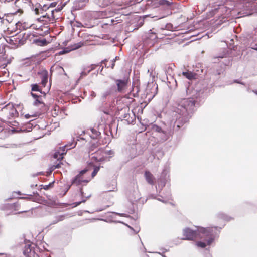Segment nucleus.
<instances>
[{
    "label": "nucleus",
    "mask_w": 257,
    "mask_h": 257,
    "mask_svg": "<svg viewBox=\"0 0 257 257\" xmlns=\"http://www.w3.org/2000/svg\"><path fill=\"white\" fill-rule=\"evenodd\" d=\"M93 147V146H92L91 147V149H90L91 151H93V149H92Z\"/></svg>",
    "instance_id": "nucleus-34"
},
{
    "label": "nucleus",
    "mask_w": 257,
    "mask_h": 257,
    "mask_svg": "<svg viewBox=\"0 0 257 257\" xmlns=\"http://www.w3.org/2000/svg\"><path fill=\"white\" fill-rule=\"evenodd\" d=\"M42 96L38 97L34 102V104L39 107L42 112H45L47 110V107L42 100Z\"/></svg>",
    "instance_id": "nucleus-13"
},
{
    "label": "nucleus",
    "mask_w": 257,
    "mask_h": 257,
    "mask_svg": "<svg viewBox=\"0 0 257 257\" xmlns=\"http://www.w3.org/2000/svg\"><path fill=\"white\" fill-rule=\"evenodd\" d=\"M18 115V113L13 104L9 103L3 107L0 106V116L4 120L10 119Z\"/></svg>",
    "instance_id": "nucleus-3"
},
{
    "label": "nucleus",
    "mask_w": 257,
    "mask_h": 257,
    "mask_svg": "<svg viewBox=\"0 0 257 257\" xmlns=\"http://www.w3.org/2000/svg\"><path fill=\"white\" fill-rule=\"evenodd\" d=\"M32 91H41L39 87L37 84H34L32 86Z\"/></svg>",
    "instance_id": "nucleus-22"
},
{
    "label": "nucleus",
    "mask_w": 257,
    "mask_h": 257,
    "mask_svg": "<svg viewBox=\"0 0 257 257\" xmlns=\"http://www.w3.org/2000/svg\"><path fill=\"white\" fill-rule=\"evenodd\" d=\"M256 94H257V93H256Z\"/></svg>",
    "instance_id": "nucleus-40"
},
{
    "label": "nucleus",
    "mask_w": 257,
    "mask_h": 257,
    "mask_svg": "<svg viewBox=\"0 0 257 257\" xmlns=\"http://www.w3.org/2000/svg\"><path fill=\"white\" fill-rule=\"evenodd\" d=\"M31 0H16L13 7L14 11L12 13L16 15L22 14L31 6Z\"/></svg>",
    "instance_id": "nucleus-4"
},
{
    "label": "nucleus",
    "mask_w": 257,
    "mask_h": 257,
    "mask_svg": "<svg viewBox=\"0 0 257 257\" xmlns=\"http://www.w3.org/2000/svg\"><path fill=\"white\" fill-rule=\"evenodd\" d=\"M27 211H28L27 210H23V211L19 212V213H21L23 212H27Z\"/></svg>",
    "instance_id": "nucleus-32"
},
{
    "label": "nucleus",
    "mask_w": 257,
    "mask_h": 257,
    "mask_svg": "<svg viewBox=\"0 0 257 257\" xmlns=\"http://www.w3.org/2000/svg\"><path fill=\"white\" fill-rule=\"evenodd\" d=\"M106 62H107V60L106 59H105L103 61H102L101 63L105 65V67L109 68L110 66L107 65V64L106 63Z\"/></svg>",
    "instance_id": "nucleus-28"
},
{
    "label": "nucleus",
    "mask_w": 257,
    "mask_h": 257,
    "mask_svg": "<svg viewBox=\"0 0 257 257\" xmlns=\"http://www.w3.org/2000/svg\"><path fill=\"white\" fill-rule=\"evenodd\" d=\"M88 133L92 139H97L100 136L101 133L95 128H91L89 130Z\"/></svg>",
    "instance_id": "nucleus-15"
},
{
    "label": "nucleus",
    "mask_w": 257,
    "mask_h": 257,
    "mask_svg": "<svg viewBox=\"0 0 257 257\" xmlns=\"http://www.w3.org/2000/svg\"><path fill=\"white\" fill-rule=\"evenodd\" d=\"M65 217L66 216L65 215H61L56 216L53 221L52 224H55L58 223L59 222L64 220L65 218Z\"/></svg>",
    "instance_id": "nucleus-20"
},
{
    "label": "nucleus",
    "mask_w": 257,
    "mask_h": 257,
    "mask_svg": "<svg viewBox=\"0 0 257 257\" xmlns=\"http://www.w3.org/2000/svg\"><path fill=\"white\" fill-rule=\"evenodd\" d=\"M67 146L60 148L58 151H56L54 154V158L57 159L58 161L62 160L63 158V155L66 154L67 150L68 149Z\"/></svg>",
    "instance_id": "nucleus-11"
},
{
    "label": "nucleus",
    "mask_w": 257,
    "mask_h": 257,
    "mask_svg": "<svg viewBox=\"0 0 257 257\" xmlns=\"http://www.w3.org/2000/svg\"><path fill=\"white\" fill-rule=\"evenodd\" d=\"M88 171V169H85L80 171L73 180L72 184L78 186L88 183L91 180L90 176L86 174Z\"/></svg>",
    "instance_id": "nucleus-5"
},
{
    "label": "nucleus",
    "mask_w": 257,
    "mask_h": 257,
    "mask_svg": "<svg viewBox=\"0 0 257 257\" xmlns=\"http://www.w3.org/2000/svg\"><path fill=\"white\" fill-rule=\"evenodd\" d=\"M63 164V163L61 162H59V163H56L55 165H53V167L54 168H59L61 167V165Z\"/></svg>",
    "instance_id": "nucleus-25"
},
{
    "label": "nucleus",
    "mask_w": 257,
    "mask_h": 257,
    "mask_svg": "<svg viewBox=\"0 0 257 257\" xmlns=\"http://www.w3.org/2000/svg\"><path fill=\"white\" fill-rule=\"evenodd\" d=\"M105 208H103V209H102L100 210V211L103 210H104Z\"/></svg>",
    "instance_id": "nucleus-36"
},
{
    "label": "nucleus",
    "mask_w": 257,
    "mask_h": 257,
    "mask_svg": "<svg viewBox=\"0 0 257 257\" xmlns=\"http://www.w3.org/2000/svg\"><path fill=\"white\" fill-rule=\"evenodd\" d=\"M104 152H106V154H104V155L105 156H106V155H113L114 154V152L113 151H111V150H110L109 151H104Z\"/></svg>",
    "instance_id": "nucleus-27"
},
{
    "label": "nucleus",
    "mask_w": 257,
    "mask_h": 257,
    "mask_svg": "<svg viewBox=\"0 0 257 257\" xmlns=\"http://www.w3.org/2000/svg\"><path fill=\"white\" fill-rule=\"evenodd\" d=\"M87 43H88V41H85L80 42L77 43H75L73 45L72 49V50L77 49L78 48H80L82 46L87 45Z\"/></svg>",
    "instance_id": "nucleus-19"
},
{
    "label": "nucleus",
    "mask_w": 257,
    "mask_h": 257,
    "mask_svg": "<svg viewBox=\"0 0 257 257\" xmlns=\"http://www.w3.org/2000/svg\"><path fill=\"white\" fill-rule=\"evenodd\" d=\"M116 59H117V57H115V59H113V60L111 61V65L110 66L111 69H113L114 68V67L115 66V60H116Z\"/></svg>",
    "instance_id": "nucleus-26"
},
{
    "label": "nucleus",
    "mask_w": 257,
    "mask_h": 257,
    "mask_svg": "<svg viewBox=\"0 0 257 257\" xmlns=\"http://www.w3.org/2000/svg\"><path fill=\"white\" fill-rule=\"evenodd\" d=\"M115 82L117 86V91L121 92L126 88L128 80L126 79H117L115 80Z\"/></svg>",
    "instance_id": "nucleus-12"
},
{
    "label": "nucleus",
    "mask_w": 257,
    "mask_h": 257,
    "mask_svg": "<svg viewBox=\"0 0 257 257\" xmlns=\"http://www.w3.org/2000/svg\"><path fill=\"white\" fill-rule=\"evenodd\" d=\"M0 21H1V22H2L3 23H5V22H7V20H4V19H2L1 18H0Z\"/></svg>",
    "instance_id": "nucleus-30"
},
{
    "label": "nucleus",
    "mask_w": 257,
    "mask_h": 257,
    "mask_svg": "<svg viewBox=\"0 0 257 257\" xmlns=\"http://www.w3.org/2000/svg\"><path fill=\"white\" fill-rule=\"evenodd\" d=\"M0 255H4V254H2V253H0Z\"/></svg>",
    "instance_id": "nucleus-38"
},
{
    "label": "nucleus",
    "mask_w": 257,
    "mask_h": 257,
    "mask_svg": "<svg viewBox=\"0 0 257 257\" xmlns=\"http://www.w3.org/2000/svg\"><path fill=\"white\" fill-rule=\"evenodd\" d=\"M182 75L190 80L196 79V74L191 71L183 72Z\"/></svg>",
    "instance_id": "nucleus-16"
},
{
    "label": "nucleus",
    "mask_w": 257,
    "mask_h": 257,
    "mask_svg": "<svg viewBox=\"0 0 257 257\" xmlns=\"http://www.w3.org/2000/svg\"><path fill=\"white\" fill-rule=\"evenodd\" d=\"M81 197V200L79 201L78 202H75L74 204H75V206H77L79 205H80L81 203H84L86 201V199L89 198V195H85L84 194V192H83L82 188H80L79 192L78 193V194H76V196L75 197V200H77V197Z\"/></svg>",
    "instance_id": "nucleus-10"
},
{
    "label": "nucleus",
    "mask_w": 257,
    "mask_h": 257,
    "mask_svg": "<svg viewBox=\"0 0 257 257\" xmlns=\"http://www.w3.org/2000/svg\"><path fill=\"white\" fill-rule=\"evenodd\" d=\"M31 95L34 98H35L36 99L38 98V97H41L42 96H38L36 94H34V93H31Z\"/></svg>",
    "instance_id": "nucleus-29"
},
{
    "label": "nucleus",
    "mask_w": 257,
    "mask_h": 257,
    "mask_svg": "<svg viewBox=\"0 0 257 257\" xmlns=\"http://www.w3.org/2000/svg\"><path fill=\"white\" fill-rule=\"evenodd\" d=\"M146 257H148V256H146Z\"/></svg>",
    "instance_id": "nucleus-39"
},
{
    "label": "nucleus",
    "mask_w": 257,
    "mask_h": 257,
    "mask_svg": "<svg viewBox=\"0 0 257 257\" xmlns=\"http://www.w3.org/2000/svg\"><path fill=\"white\" fill-rule=\"evenodd\" d=\"M106 152L102 149H99L94 153L92 154V156L91 158L92 160L95 161L96 162H102L107 160V157L104 155V154H106Z\"/></svg>",
    "instance_id": "nucleus-7"
},
{
    "label": "nucleus",
    "mask_w": 257,
    "mask_h": 257,
    "mask_svg": "<svg viewBox=\"0 0 257 257\" xmlns=\"http://www.w3.org/2000/svg\"><path fill=\"white\" fill-rule=\"evenodd\" d=\"M41 79V84L43 87H45L48 79V72L47 70L44 69L42 70L38 73Z\"/></svg>",
    "instance_id": "nucleus-9"
},
{
    "label": "nucleus",
    "mask_w": 257,
    "mask_h": 257,
    "mask_svg": "<svg viewBox=\"0 0 257 257\" xmlns=\"http://www.w3.org/2000/svg\"><path fill=\"white\" fill-rule=\"evenodd\" d=\"M99 170H100V166H95L94 167V170L91 174V176H90L91 179L92 178H94L96 175V174H97V173L99 171Z\"/></svg>",
    "instance_id": "nucleus-21"
},
{
    "label": "nucleus",
    "mask_w": 257,
    "mask_h": 257,
    "mask_svg": "<svg viewBox=\"0 0 257 257\" xmlns=\"http://www.w3.org/2000/svg\"><path fill=\"white\" fill-rule=\"evenodd\" d=\"M32 10L36 15L41 14L42 16L38 18V20L39 21L43 22L44 24H45L49 23H53L55 21L54 12H58L60 11V9L57 10V9H55L49 11V8H48V10L49 11L46 13V14H44V8H42L40 4H37L35 6H33Z\"/></svg>",
    "instance_id": "nucleus-2"
},
{
    "label": "nucleus",
    "mask_w": 257,
    "mask_h": 257,
    "mask_svg": "<svg viewBox=\"0 0 257 257\" xmlns=\"http://www.w3.org/2000/svg\"><path fill=\"white\" fill-rule=\"evenodd\" d=\"M53 185V182L50 183L48 185H41V186L43 187V189L45 190H48L49 188H52Z\"/></svg>",
    "instance_id": "nucleus-23"
},
{
    "label": "nucleus",
    "mask_w": 257,
    "mask_h": 257,
    "mask_svg": "<svg viewBox=\"0 0 257 257\" xmlns=\"http://www.w3.org/2000/svg\"><path fill=\"white\" fill-rule=\"evenodd\" d=\"M66 109L64 108H60L58 105H55L51 110L52 115L54 117L59 116L62 119L65 117L67 114L65 113Z\"/></svg>",
    "instance_id": "nucleus-6"
},
{
    "label": "nucleus",
    "mask_w": 257,
    "mask_h": 257,
    "mask_svg": "<svg viewBox=\"0 0 257 257\" xmlns=\"http://www.w3.org/2000/svg\"><path fill=\"white\" fill-rule=\"evenodd\" d=\"M25 117H26V118H29V117H30V116L29 115V114H26V115H25Z\"/></svg>",
    "instance_id": "nucleus-33"
},
{
    "label": "nucleus",
    "mask_w": 257,
    "mask_h": 257,
    "mask_svg": "<svg viewBox=\"0 0 257 257\" xmlns=\"http://www.w3.org/2000/svg\"><path fill=\"white\" fill-rule=\"evenodd\" d=\"M10 28L9 27H8V28H7V31H10V32H13V30H10Z\"/></svg>",
    "instance_id": "nucleus-31"
},
{
    "label": "nucleus",
    "mask_w": 257,
    "mask_h": 257,
    "mask_svg": "<svg viewBox=\"0 0 257 257\" xmlns=\"http://www.w3.org/2000/svg\"><path fill=\"white\" fill-rule=\"evenodd\" d=\"M203 239V240L205 242H202V241H197L196 243V245L197 247L204 248H205L207 245H210V244H207V240L208 239V238L206 237H204V238H202Z\"/></svg>",
    "instance_id": "nucleus-18"
},
{
    "label": "nucleus",
    "mask_w": 257,
    "mask_h": 257,
    "mask_svg": "<svg viewBox=\"0 0 257 257\" xmlns=\"http://www.w3.org/2000/svg\"><path fill=\"white\" fill-rule=\"evenodd\" d=\"M253 49L257 50V46H256V47L253 48Z\"/></svg>",
    "instance_id": "nucleus-35"
},
{
    "label": "nucleus",
    "mask_w": 257,
    "mask_h": 257,
    "mask_svg": "<svg viewBox=\"0 0 257 257\" xmlns=\"http://www.w3.org/2000/svg\"><path fill=\"white\" fill-rule=\"evenodd\" d=\"M158 3L160 5L166 8H171L172 5L173 4L171 0H159Z\"/></svg>",
    "instance_id": "nucleus-17"
},
{
    "label": "nucleus",
    "mask_w": 257,
    "mask_h": 257,
    "mask_svg": "<svg viewBox=\"0 0 257 257\" xmlns=\"http://www.w3.org/2000/svg\"><path fill=\"white\" fill-rule=\"evenodd\" d=\"M38 43H39V45L41 46H45L47 44V42L45 39L38 41Z\"/></svg>",
    "instance_id": "nucleus-24"
},
{
    "label": "nucleus",
    "mask_w": 257,
    "mask_h": 257,
    "mask_svg": "<svg viewBox=\"0 0 257 257\" xmlns=\"http://www.w3.org/2000/svg\"><path fill=\"white\" fill-rule=\"evenodd\" d=\"M183 240H194L204 237L208 238L207 244H211L214 240L213 228H200L197 230H193L189 228H185L183 231Z\"/></svg>",
    "instance_id": "nucleus-1"
},
{
    "label": "nucleus",
    "mask_w": 257,
    "mask_h": 257,
    "mask_svg": "<svg viewBox=\"0 0 257 257\" xmlns=\"http://www.w3.org/2000/svg\"><path fill=\"white\" fill-rule=\"evenodd\" d=\"M144 176L148 183L151 185L155 184V178L150 171H146L144 173Z\"/></svg>",
    "instance_id": "nucleus-14"
},
{
    "label": "nucleus",
    "mask_w": 257,
    "mask_h": 257,
    "mask_svg": "<svg viewBox=\"0 0 257 257\" xmlns=\"http://www.w3.org/2000/svg\"><path fill=\"white\" fill-rule=\"evenodd\" d=\"M179 105L184 109L188 110L195 106V102L192 99L185 98L181 100Z\"/></svg>",
    "instance_id": "nucleus-8"
},
{
    "label": "nucleus",
    "mask_w": 257,
    "mask_h": 257,
    "mask_svg": "<svg viewBox=\"0 0 257 257\" xmlns=\"http://www.w3.org/2000/svg\"><path fill=\"white\" fill-rule=\"evenodd\" d=\"M177 127H180V125H177Z\"/></svg>",
    "instance_id": "nucleus-37"
}]
</instances>
